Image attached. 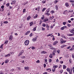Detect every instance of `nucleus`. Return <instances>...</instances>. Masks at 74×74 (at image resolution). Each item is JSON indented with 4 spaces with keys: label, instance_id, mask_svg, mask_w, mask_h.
<instances>
[{
    "label": "nucleus",
    "instance_id": "17",
    "mask_svg": "<svg viewBox=\"0 0 74 74\" xmlns=\"http://www.w3.org/2000/svg\"><path fill=\"white\" fill-rule=\"evenodd\" d=\"M69 39L70 40H74V38L73 37H71V38H69Z\"/></svg>",
    "mask_w": 74,
    "mask_h": 74
},
{
    "label": "nucleus",
    "instance_id": "2",
    "mask_svg": "<svg viewBox=\"0 0 74 74\" xmlns=\"http://www.w3.org/2000/svg\"><path fill=\"white\" fill-rule=\"evenodd\" d=\"M24 52V51L22 50L19 53V54L18 55V56H20L21 55H22V53H23Z\"/></svg>",
    "mask_w": 74,
    "mask_h": 74
},
{
    "label": "nucleus",
    "instance_id": "58",
    "mask_svg": "<svg viewBox=\"0 0 74 74\" xmlns=\"http://www.w3.org/2000/svg\"><path fill=\"white\" fill-rule=\"evenodd\" d=\"M40 60H38L37 61H36V63H40Z\"/></svg>",
    "mask_w": 74,
    "mask_h": 74
},
{
    "label": "nucleus",
    "instance_id": "42",
    "mask_svg": "<svg viewBox=\"0 0 74 74\" xmlns=\"http://www.w3.org/2000/svg\"><path fill=\"white\" fill-rule=\"evenodd\" d=\"M45 22H47V21H48V19L46 18L44 20Z\"/></svg>",
    "mask_w": 74,
    "mask_h": 74
},
{
    "label": "nucleus",
    "instance_id": "37",
    "mask_svg": "<svg viewBox=\"0 0 74 74\" xmlns=\"http://www.w3.org/2000/svg\"><path fill=\"white\" fill-rule=\"evenodd\" d=\"M58 1H59V0H56L54 2V3L55 4H56V3H58Z\"/></svg>",
    "mask_w": 74,
    "mask_h": 74
},
{
    "label": "nucleus",
    "instance_id": "20",
    "mask_svg": "<svg viewBox=\"0 0 74 74\" xmlns=\"http://www.w3.org/2000/svg\"><path fill=\"white\" fill-rule=\"evenodd\" d=\"M45 61L46 62V64H48V60L47 59H45Z\"/></svg>",
    "mask_w": 74,
    "mask_h": 74
},
{
    "label": "nucleus",
    "instance_id": "49",
    "mask_svg": "<svg viewBox=\"0 0 74 74\" xmlns=\"http://www.w3.org/2000/svg\"><path fill=\"white\" fill-rule=\"evenodd\" d=\"M17 70H21V68L20 67H17Z\"/></svg>",
    "mask_w": 74,
    "mask_h": 74
},
{
    "label": "nucleus",
    "instance_id": "36",
    "mask_svg": "<svg viewBox=\"0 0 74 74\" xmlns=\"http://www.w3.org/2000/svg\"><path fill=\"white\" fill-rule=\"evenodd\" d=\"M62 24L63 25H65L66 24V22H63Z\"/></svg>",
    "mask_w": 74,
    "mask_h": 74
},
{
    "label": "nucleus",
    "instance_id": "45",
    "mask_svg": "<svg viewBox=\"0 0 74 74\" xmlns=\"http://www.w3.org/2000/svg\"><path fill=\"white\" fill-rule=\"evenodd\" d=\"M71 48V46H69L68 47H67L66 48V49H70Z\"/></svg>",
    "mask_w": 74,
    "mask_h": 74
},
{
    "label": "nucleus",
    "instance_id": "61",
    "mask_svg": "<svg viewBox=\"0 0 74 74\" xmlns=\"http://www.w3.org/2000/svg\"><path fill=\"white\" fill-rule=\"evenodd\" d=\"M36 27H35L34 28L33 31H36Z\"/></svg>",
    "mask_w": 74,
    "mask_h": 74
},
{
    "label": "nucleus",
    "instance_id": "11",
    "mask_svg": "<svg viewBox=\"0 0 74 74\" xmlns=\"http://www.w3.org/2000/svg\"><path fill=\"white\" fill-rule=\"evenodd\" d=\"M30 31H28L27 32H26L25 33V35H27V34H29V33H30Z\"/></svg>",
    "mask_w": 74,
    "mask_h": 74
},
{
    "label": "nucleus",
    "instance_id": "64",
    "mask_svg": "<svg viewBox=\"0 0 74 74\" xmlns=\"http://www.w3.org/2000/svg\"><path fill=\"white\" fill-rule=\"evenodd\" d=\"M73 70V73H74V67H73L72 68Z\"/></svg>",
    "mask_w": 74,
    "mask_h": 74
},
{
    "label": "nucleus",
    "instance_id": "30",
    "mask_svg": "<svg viewBox=\"0 0 74 74\" xmlns=\"http://www.w3.org/2000/svg\"><path fill=\"white\" fill-rule=\"evenodd\" d=\"M71 56L72 58H73V59H74V54H72L71 55Z\"/></svg>",
    "mask_w": 74,
    "mask_h": 74
},
{
    "label": "nucleus",
    "instance_id": "1",
    "mask_svg": "<svg viewBox=\"0 0 74 74\" xmlns=\"http://www.w3.org/2000/svg\"><path fill=\"white\" fill-rule=\"evenodd\" d=\"M25 45H28L29 44V40H25Z\"/></svg>",
    "mask_w": 74,
    "mask_h": 74
},
{
    "label": "nucleus",
    "instance_id": "52",
    "mask_svg": "<svg viewBox=\"0 0 74 74\" xmlns=\"http://www.w3.org/2000/svg\"><path fill=\"white\" fill-rule=\"evenodd\" d=\"M69 74H72V70H71V71L69 72Z\"/></svg>",
    "mask_w": 74,
    "mask_h": 74
},
{
    "label": "nucleus",
    "instance_id": "29",
    "mask_svg": "<svg viewBox=\"0 0 74 74\" xmlns=\"http://www.w3.org/2000/svg\"><path fill=\"white\" fill-rule=\"evenodd\" d=\"M49 57L50 58H53V57L52 56V55L51 54H50V55L49 56Z\"/></svg>",
    "mask_w": 74,
    "mask_h": 74
},
{
    "label": "nucleus",
    "instance_id": "38",
    "mask_svg": "<svg viewBox=\"0 0 74 74\" xmlns=\"http://www.w3.org/2000/svg\"><path fill=\"white\" fill-rule=\"evenodd\" d=\"M49 62L50 63H51V62H52V59H49Z\"/></svg>",
    "mask_w": 74,
    "mask_h": 74
},
{
    "label": "nucleus",
    "instance_id": "27",
    "mask_svg": "<svg viewBox=\"0 0 74 74\" xmlns=\"http://www.w3.org/2000/svg\"><path fill=\"white\" fill-rule=\"evenodd\" d=\"M12 2L14 4H15V3H16V1H15V0H13L12 1Z\"/></svg>",
    "mask_w": 74,
    "mask_h": 74
},
{
    "label": "nucleus",
    "instance_id": "53",
    "mask_svg": "<svg viewBox=\"0 0 74 74\" xmlns=\"http://www.w3.org/2000/svg\"><path fill=\"white\" fill-rule=\"evenodd\" d=\"M8 23V22L7 21H5L3 22L4 23Z\"/></svg>",
    "mask_w": 74,
    "mask_h": 74
},
{
    "label": "nucleus",
    "instance_id": "7",
    "mask_svg": "<svg viewBox=\"0 0 74 74\" xmlns=\"http://www.w3.org/2000/svg\"><path fill=\"white\" fill-rule=\"evenodd\" d=\"M70 32L71 33L74 34V28L72 29L70 31Z\"/></svg>",
    "mask_w": 74,
    "mask_h": 74
},
{
    "label": "nucleus",
    "instance_id": "59",
    "mask_svg": "<svg viewBox=\"0 0 74 74\" xmlns=\"http://www.w3.org/2000/svg\"><path fill=\"white\" fill-rule=\"evenodd\" d=\"M22 27H23V25H21V26H20L19 27V28H20V29H21V28H22Z\"/></svg>",
    "mask_w": 74,
    "mask_h": 74
},
{
    "label": "nucleus",
    "instance_id": "46",
    "mask_svg": "<svg viewBox=\"0 0 74 74\" xmlns=\"http://www.w3.org/2000/svg\"><path fill=\"white\" fill-rule=\"evenodd\" d=\"M70 3H74V0H71L69 1Z\"/></svg>",
    "mask_w": 74,
    "mask_h": 74
},
{
    "label": "nucleus",
    "instance_id": "6",
    "mask_svg": "<svg viewBox=\"0 0 74 74\" xmlns=\"http://www.w3.org/2000/svg\"><path fill=\"white\" fill-rule=\"evenodd\" d=\"M4 5H3L1 6L0 10L1 11H3V10H4V9H3V8H4Z\"/></svg>",
    "mask_w": 74,
    "mask_h": 74
},
{
    "label": "nucleus",
    "instance_id": "35",
    "mask_svg": "<svg viewBox=\"0 0 74 74\" xmlns=\"http://www.w3.org/2000/svg\"><path fill=\"white\" fill-rule=\"evenodd\" d=\"M42 3L43 4H44L46 3V1H42Z\"/></svg>",
    "mask_w": 74,
    "mask_h": 74
},
{
    "label": "nucleus",
    "instance_id": "60",
    "mask_svg": "<svg viewBox=\"0 0 74 74\" xmlns=\"http://www.w3.org/2000/svg\"><path fill=\"white\" fill-rule=\"evenodd\" d=\"M46 15H47L48 16H49V15H50V14L48 13H46L45 14Z\"/></svg>",
    "mask_w": 74,
    "mask_h": 74
},
{
    "label": "nucleus",
    "instance_id": "57",
    "mask_svg": "<svg viewBox=\"0 0 74 74\" xmlns=\"http://www.w3.org/2000/svg\"><path fill=\"white\" fill-rule=\"evenodd\" d=\"M67 25L68 26H69V27H70V26H71V24H67Z\"/></svg>",
    "mask_w": 74,
    "mask_h": 74
},
{
    "label": "nucleus",
    "instance_id": "51",
    "mask_svg": "<svg viewBox=\"0 0 74 74\" xmlns=\"http://www.w3.org/2000/svg\"><path fill=\"white\" fill-rule=\"evenodd\" d=\"M73 12V10H71V11L69 10V12Z\"/></svg>",
    "mask_w": 74,
    "mask_h": 74
},
{
    "label": "nucleus",
    "instance_id": "62",
    "mask_svg": "<svg viewBox=\"0 0 74 74\" xmlns=\"http://www.w3.org/2000/svg\"><path fill=\"white\" fill-rule=\"evenodd\" d=\"M63 71L62 70H60V73H63Z\"/></svg>",
    "mask_w": 74,
    "mask_h": 74
},
{
    "label": "nucleus",
    "instance_id": "55",
    "mask_svg": "<svg viewBox=\"0 0 74 74\" xmlns=\"http://www.w3.org/2000/svg\"><path fill=\"white\" fill-rule=\"evenodd\" d=\"M26 12V9H23V13L25 12Z\"/></svg>",
    "mask_w": 74,
    "mask_h": 74
},
{
    "label": "nucleus",
    "instance_id": "16",
    "mask_svg": "<svg viewBox=\"0 0 74 74\" xmlns=\"http://www.w3.org/2000/svg\"><path fill=\"white\" fill-rule=\"evenodd\" d=\"M31 18V17L30 16H29L27 18V21H29V20H30V18Z\"/></svg>",
    "mask_w": 74,
    "mask_h": 74
},
{
    "label": "nucleus",
    "instance_id": "8",
    "mask_svg": "<svg viewBox=\"0 0 74 74\" xmlns=\"http://www.w3.org/2000/svg\"><path fill=\"white\" fill-rule=\"evenodd\" d=\"M30 68L29 66H25L24 68V69L26 70H29Z\"/></svg>",
    "mask_w": 74,
    "mask_h": 74
},
{
    "label": "nucleus",
    "instance_id": "43",
    "mask_svg": "<svg viewBox=\"0 0 74 74\" xmlns=\"http://www.w3.org/2000/svg\"><path fill=\"white\" fill-rule=\"evenodd\" d=\"M60 29H61V30H63L64 29V27H62Z\"/></svg>",
    "mask_w": 74,
    "mask_h": 74
},
{
    "label": "nucleus",
    "instance_id": "24",
    "mask_svg": "<svg viewBox=\"0 0 74 74\" xmlns=\"http://www.w3.org/2000/svg\"><path fill=\"white\" fill-rule=\"evenodd\" d=\"M3 45H4V44H2L1 45L0 47V48H1V49H3Z\"/></svg>",
    "mask_w": 74,
    "mask_h": 74
},
{
    "label": "nucleus",
    "instance_id": "15",
    "mask_svg": "<svg viewBox=\"0 0 74 74\" xmlns=\"http://www.w3.org/2000/svg\"><path fill=\"white\" fill-rule=\"evenodd\" d=\"M73 35L74 34H67V36H73Z\"/></svg>",
    "mask_w": 74,
    "mask_h": 74
},
{
    "label": "nucleus",
    "instance_id": "33",
    "mask_svg": "<svg viewBox=\"0 0 74 74\" xmlns=\"http://www.w3.org/2000/svg\"><path fill=\"white\" fill-rule=\"evenodd\" d=\"M66 68V66L65 65H64L63 66V69H64Z\"/></svg>",
    "mask_w": 74,
    "mask_h": 74
},
{
    "label": "nucleus",
    "instance_id": "39",
    "mask_svg": "<svg viewBox=\"0 0 74 74\" xmlns=\"http://www.w3.org/2000/svg\"><path fill=\"white\" fill-rule=\"evenodd\" d=\"M44 18H45V17H44V15H43L42 16V17L41 18V19H42V20L44 19Z\"/></svg>",
    "mask_w": 74,
    "mask_h": 74
},
{
    "label": "nucleus",
    "instance_id": "41",
    "mask_svg": "<svg viewBox=\"0 0 74 74\" xmlns=\"http://www.w3.org/2000/svg\"><path fill=\"white\" fill-rule=\"evenodd\" d=\"M55 7H56V10H58V6L57 5H56L55 6Z\"/></svg>",
    "mask_w": 74,
    "mask_h": 74
},
{
    "label": "nucleus",
    "instance_id": "44",
    "mask_svg": "<svg viewBox=\"0 0 74 74\" xmlns=\"http://www.w3.org/2000/svg\"><path fill=\"white\" fill-rule=\"evenodd\" d=\"M33 34L32 33H31L29 35V36H30V37H32V36H33Z\"/></svg>",
    "mask_w": 74,
    "mask_h": 74
},
{
    "label": "nucleus",
    "instance_id": "9",
    "mask_svg": "<svg viewBox=\"0 0 74 74\" xmlns=\"http://www.w3.org/2000/svg\"><path fill=\"white\" fill-rule=\"evenodd\" d=\"M67 45H66L64 44V45H62V46H61V48H63V47H67Z\"/></svg>",
    "mask_w": 74,
    "mask_h": 74
},
{
    "label": "nucleus",
    "instance_id": "4",
    "mask_svg": "<svg viewBox=\"0 0 74 74\" xmlns=\"http://www.w3.org/2000/svg\"><path fill=\"white\" fill-rule=\"evenodd\" d=\"M12 39H13V36L12 35H11L9 37V40H10V41H11Z\"/></svg>",
    "mask_w": 74,
    "mask_h": 74
},
{
    "label": "nucleus",
    "instance_id": "47",
    "mask_svg": "<svg viewBox=\"0 0 74 74\" xmlns=\"http://www.w3.org/2000/svg\"><path fill=\"white\" fill-rule=\"evenodd\" d=\"M37 16H38V15H36L35 16H34V18H37Z\"/></svg>",
    "mask_w": 74,
    "mask_h": 74
},
{
    "label": "nucleus",
    "instance_id": "63",
    "mask_svg": "<svg viewBox=\"0 0 74 74\" xmlns=\"http://www.w3.org/2000/svg\"><path fill=\"white\" fill-rule=\"evenodd\" d=\"M69 51H73V50H74V49H73V48H71V49H69Z\"/></svg>",
    "mask_w": 74,
    "mask_h": 74
},
{
    "label": "nucleus",
    "instance_id": "19",
    "mask_svg": "<svg viewBox=\"0 0 74 74\" xmlns=\"http://www.w3.org/2000/svg\"><path fill=\"white\" fill-rule=\"evenodd\" d=\"M58 67V66L57 65H54L53 66V67L54 69H56V68H57Z\"/></svg>",
    "mask_w": 74,
    "mask_h": 74
},
{
    "label": "nucleus",
    "instance_id": "18",
    "mask_svg": "<svg viewBox=\"0 0 74 74\" xmlns=\"http://www.w3.org/2000/svg\"><path fill=\"white\" fill-rule=\"evenodd\" d=\"M41 53H43L44 54L45 53H47V52L45 51H42Z\"/></svg>",
    "mask_w": 74,
    "mask_h": 74
},
{
    "label": "nucleus",
    "instance_id": "50",
    "mask_svg": "<svg viewBox=\"0 0 74 74\" xmlns=\"http://www.w3.org/2000/svg\"><path fill=\"white\" fill-rule=\"evenodd\" d=\"M46 26V25L45 23H43L42 25V26H43V27H45Z\"/></svg>",
    "mask_w": 74,
    "mask_h": 74
},
{
    "label": "nucleus",
    "instance_id": "56",
    "mask_svg": "<svg viewBox=\"0 0 74 74\" xmlns=\"http://www.w3.org/2000/svg\"><path fill=\"white\" fill-rule=\"evenodd\" d=\"M45 30V28L43 27H42V30H43V31H44V30Z\"/></svg>",
    "mask_w": 74,
    "mask_h": 74
},
{
    "label": "nucleus",
    "instance_id": "32",
    "mask_svg": "<svg viewBox=\"0 0 74 74\" xmlns=\"http://www.w3.org/2000/svg\"><path fill=\"white\" fill-rule=\"evenodd\" d=\"M45 10H46V8H43L42 10V12H44V11H45Z\"/></svg>",
    "mask_w": 74,
    "mask_h": 74
},
{
    "label": "nucleus",
    "instance_id": "31",
    "mask_svg": "<svg viewBox=\"0 0 74 74\" xmlns=\"http://www.w3.org/2000/svg\"><path fill=\"white\" fill-rule=\"evenodd\" d=\"M49 12V9H48L46 11V12Z\"/></svg>",
    "mask_w": 74,
    "mask_h": 74
},
{
    "label": "nucleus",
    "instance_id": "26",
    "mask_svg": "<svg viewBox=\"0 0 74 74\" xmlns=\"http://www.w3.org/2000/svg\"><path fill=\"white\" fill-rule=\"evenodd\" d=\"M33 23V22H31L30 23V26H31Z\"/></svg>",
    "mask_w": 74,
    "mask_h": 74
},
{
    "label": "nucleus",
    "instance_id": "34",
    "mask_svg": "<svg viewBox=\"0 0 74 74\" xmlns=\"http://www.w3.org/2000/svg\"><path fill=\"white\" fill-rule=\"evenodd\" d=\"M60 50H58L57 51V53H58V54H59V53H60Z\"/></svg>",
    "mask_w": 74,
    "mask_h": 74
},
{
    "label": "nucleus",
    "instance_id": "28",
    "mask_svg": "<svg viewBox=\"0 0 74 74\" xmlns=\"http://www.w3.org/2000/svg\"><path fill=\"white\" fill-rule=\"evenodd\" d=\"M66 70L67 71H68L69 72L70 71V69H69V68H68L67 69H66Z\"/></svg>",
    "mask_w": 74,
    "mask_h": 74
},
{
    "label": "nucleus",
    "instance_id": "14",
    "mask_svg": "<svg viewBox=\"0 0 74 74\" xmlns=\"http://www.w3.org/2000/svg\"><path fill=\"white\" fill-rule=\"evenodd\" d=\"M65 6L66 7H68L69 6V3H65Z\"/></svg>",
    "mask_w": 74,
    "mask_h": 74
},
{
    "label": "nucleus",
    "instance_id": "13",
    "mask_svg": "<svg viewBox=\"0 0 74 74\" xmlns=\"http://www.w3.org/2000/svg\"><path fill=\"white\" fill-rule=\"evenodd\" d=\"M61 44H63V39L61 38L60 40Z\"/></svg>",
    "mask_w": 74,
    "mask_h": 74
},
{
    "label": "nucleus",
    "instance_id": "22",
    "mask_svg": "<svg viewBox=\"0 0 74 74\" xmlns=\"http://www.w3.org/2000/svg\"><path fill=\"white\" fill-rule=\"evenodd\" d=\"M9 62V60H5V63H7L8 62Z\"/></svg>",
    "mask_w": 74,
    "mask_h": 74
},
{
    "label": "nucleus",
    "instance_id": "23",
    "mask_svg": "<svg viewBox=\"0 0 74 74\" xmlns=\"http://www.w3.org/2000/svg\"><path fill=\"white\" fill-rule=\"evenodd\" d=\"M21 62L22 63H23V64H25V61L24 60L21 61Z\"/></svg>",
    "mask_w": 74,
    "mask_h": 74
},
{
    "label": "nucleus",
    "instance_id": "3",
    "mask_svg": "<svg viewBox=\"0 0 74 74\" xmlns=\"http://www.w3.org/2000/svg\"><path fill=\"white\" fill-rule=\"evenodd\" d=\"M37 37H36V38H34L32 39V41L34 42H36V41H37Z\"/></svg>",
    "mask_w": 74,
    "mask_h": 74
},
{
    "label": "nucleus",
    "instance_id": "21",
    "mask_svg": "<svg viewBox=\"0 0 74 74\" xmlns=\"http://www.w3.org/2000/svg\"><path fill=\"white\" fill-rule=\"evenodd\" d=\"M8 42V40H6L4 42V44H7Z\"/></svg>",
    "mask_w": 74,
    "mask_h": 74
},
{
    "label": "nucleus",
    "instance_id": "5",
    "mask_svg": "<svg viewBox=\"0 0 74 74\" xmlns=\"http://www.w3.org/2000/svg\"><path fill=\"white\" fill-rule=\"evenodd\" d=\"M58 43V41H56L54 42L53 45H56Z\"/></svg>",
    "mask_w": 74,
    "mask_h": 74
},
{
    "label": "nucleus",
    "instance_id": "25",
    "mask_svg": "<svg viewBox=\"0 0 74 74\" xmlns=\"http://www.w3.org/2000/svg\"><path fill=\"white\" fill-rule=\"evenodd\" d=\"M50 49H53V50H55V49H56L54 47H51Z\"/></svg>",
    "mask_w": 74,
    "mask_h": 74
},
{
    "label": "nucleus",
    "instance_id": "10",
    "mask_svg": "<svg viewBox=\"0 0 74 74\" xmlns=\"http://www.w3.org/2000/svg\"><path fill=\"white\" fill-rule=\"evenodd\" d=\"M55 18V17L54 16H50L49 17V19L50 20H52V19H53V18Z\"/></svg>",
    "mask_w": 74,
    "mask_h": 74
},
{
    "label": "nucleus",
    "instance_id": "40",
    "mask_svg": "<svg viewBox=\"0 0 74 74\" xmlns=\"http://www.w3.org/2000/svg\"><path fill=\"white\" fill-rule=\"evenodd\" d=\"M66 12H68V11H67V10H65V11H64V12H63V14H65L66 13Z\"/></svg>",
    "mask_w": 74,
    "mask_h": 74
},
{
    "label": "nucleus",
    "instance_id": "48",
    "mask_svg": "<svg viewBox=\"0 0 74 74\" xmlns=\"http://www.w3.org/2000/svg\"><path fill=\"white\" fill-rule=\"evenodd\" d=\"M50 26L48 25V24H46V27H48V28H49Z\"/></svg>",
    "mask_w": 74,
    "mask_h": 74
},
{
    "label": "nucleus",
    "instance_id": "12",
    "mask_svg": "<svg viewBox=\"0 0 74 74\" xmlns=\"http://www.w3.org/2000/svg\"><path fill=\"white\" fill-rule=\"evenodd\" d=\"M11 56V54L9 53L6 55H5V57H8V56Z\"/></svg>",
    "mask_w": 74,
    "mask_h": 74
},
{
    "label": "nucleus",
    "instance_id": "54",
    "mask_svg": "<svg viewBox=\"0 0 74 74\" xmlns=\"http://www.w3.org/2000/svg\"><path fill=\"white\" fill-rule=\"evenodd\" d=\"M62 37H63V38H65V39H66L67 38L66 37V36H63Z\"/></svg>",
    "mask_w": 74,
    "mask_h": 74
}]
</instances>
